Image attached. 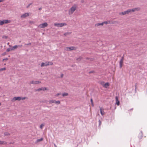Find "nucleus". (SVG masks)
<instances>
[{"mask_svg":"<svg viewBox=\"0 0 147 147\" xmlns=\"http://www.w3.org/2000/svg\"><path fill=\"white\" fill-rule=\"evenodd\" d=\"M10 20H0V25H2L4 24H7L10 22Z\"/></svg>","mask_w":147,"mask_h":147,"instance_id":"f03ea898","label":"nucleus"},{"mask_svg":"<svg viewBox=\"0 0 147 147\" xmlns=\"http://www.w3.org/2000/svg\"><path fill=\"white\" fill-rule=\"evenodd\" d=\"M129 13V9L127 10V11H124L122 12H120L119 13V14L124 15L126 14Z\"/></svg>","mask_w":147,"mask_h":147,"instance_id":"423d86ee","label":"nucleus"},{"mask_svg":"<svg viewBox=\"0 0 147 147\" xmlns=\"http://www.w3.org/2000/svg\"><path fill=\"white\" fill-rule=\"evenodd\" d=\"M90 101H91V103L92 105V106H93L94 105H93V103L92 99V98L91 99Z\"/></svg>","mask_w":147,"mask_h":147,"instance_id":"7c9ffc66","label":"nucleus"},{"mask_svg":"<svg viewBox=\"0 0 147 147\" xmlns=\"http://www.w3.org/2000/svg\"><path fill=\"white\" fill-rule=\"evenodd\" d=\"M47 25L48 24L46 22H45L40 24L39 25V26L41 28H43L47 27Z\"/></svg>","mask_w":147,"mask_h":147,"instance_id":"20e7f679","label":"nucleus"},{"mask_svg":"<svg viewBox=\"0 0 147 147\" xmlns=\"http://www.w3.org/2000/svg\"><path fill=\"white\" fill-rule=\"evenodd\" d=\"M94 72V71H91L89 72V74H91L93 73Z\"/></svg>","mask_w":147,"mask_h":147,"instance_id":"e433bc0d","label":"nucleus"},{"mask_svg":"<svg viewBox=\"0 0 147 147\" xmlns=\"http://www.w3.org/2000/svg\"><path fill=\"white\" fill-rule=\"evenodd\" d=\"M81 2L82 3H83L84 2V0H82L81 1Z\"/></svg>","mask_w":147,"mask_h":147,"instance_id":"79ce46f5","label":"nucleus"},{"mask_svg":"<svg viewBox=\"0 0 147 147\" xmlns=\"http://www.w3.org/2000/svg\"><path fill=\"white\" fill-rule=\"evenodd\" d=\"M42 9V8L41 7H40L39 8L38 10H41Z\"/></svg>","mask_w":147,"mask_h":147,"instance_id":"37998d69","label":"nucleus"},{"mask_svg":"<svg viewBox=\"0 0 147 147\" xmlns=\"http://www.w3.org/2000/svg\"><path fill=\"white\" fill-rule=\"evenodd\" d=\"M68 94L67 93L64 92L62 94V95L63 96H67L68 95Z\"/></svg>","mask_w":147,"mask_h":147,"instance_id":"a878e982","label":"nucleus"},{"mask_svg":"<svg viewBox=\"0 0 147 147\" xmlns=\"http://www.w3.org/2000/svg\"><path fill=\"white\" fill-rule=\"evenodd\" d=\"M100 113L101 115H102L103 116L104 115V114H105V112L103 111H102V110L101 108L100 107Z\"/></svg>","mask_w":147,"mask_h":147,"instance_id":"2eb2a0df","label":"nucleus"},{"mask_svg":"<svg viewBox=\"0 0 147 147\" xmlns=\"http://www.w3.org/2000/svg\"><path fill=\"white\" fill-rule=\"evenodd\" d=\"M140 9V8H135L133 9L132 10H129V12H134L136 11H139Z\"/></svg>","mask_w":147,"mask_h":147,"instance_id":"ddd939ff","label":"nucleus"},{"mask_svg":"<svg viewBox=\"0 0 147 147\" xmlns=\"http://www.w3.org/2000/svg\"><path fill=\"white\" fill-rule=\"evenodd\" d=\"M21 100V97H14L13 99L12 100H13L14 101L15 100H18L19 101Z\"/></svg>","mask_w":147,"mask_h":147,"instance_id":"6e6552de","label":"nucleus"},{"mask_svg":"<svg viewBox=\"0 0 147 147\" xmlns=\"http://www.w3.org/2000/svg\"><path fill=\"white\" fill-rule=\"evenodd\" d=\"M6 68L5 67H3L1 68H0V71L5 70Z\"/></svg>","mask_w":147,"mask_h":147,"instance_id":"bb28decb","label":"nucleus"},{"mask_svg":"<svg viewBox=\"0 0 147 147\" xmlns=\"http://www.w3.org/2000/svg\"><path fill=\"white\" fill-rule=\"evenodd\" d=\"M55 100H52L49 101V103L50 104L55 103Z\"/></svg>","mask_w":147,"mask_h":147,"instance_id":"4be33fe9","label":"nucleus"},{"mask_svg":"<svg viewBox=\"0 0 147 147\" xmlns=\"http://www.w3.org/2000/svg\"><path fill=\"white\" fill-rule=\"evenodd\" d=\"M61 93H57L56 95L55 96H57L59 95H61Z\"/></svg>","mask_w":147,"mask_h":147,"instance_id":"c85d7f7f","label":"nucleus"},{"mask_svg":"<svg viewBox=\"0 0 147 147\" xmlns=\"http://www.w3.org/2000/svg\"><path fill=\"white\" fill-rule=\"evenodd\" d=\"M47 61L45 63L42 62V63L41 66L42 67L47 66Z\"/></svg>","mask_w":147,"mask_h":147,"instance_id":"4468645a","label":"nucleus"},{"mask_svg":"<svg viewBox=\"0 0 147 147\" xmlns=\"http://www.w3.org/2000/svg\"><path fill=\"white\" fill-rule=\"evenodd\" d=\"M31 45V43H28L26 44V45Z\"/></svg>","mask_w":147,"mask_h":147,"instance_id":"ea45409f","label":"nucleus"},{"mask_svg":"<svg viewBox=\"0 0 147 147\" xmlns=\"http://www.w3.org/2000/svg\"><path fill=\"white\" fill-rule=\"evenodd\" d=\"M3 0H0V2L3 1Z\"/></svg>","mask_w":147,"mask_h":147,"instance_id":"c03bdc74","label":"nucleus"},{"mask_svg":"<svg viewBox=\"0 0 147 147\" xmlns=\"http://www.w3.org/2000/svg\"><path fill=\"white\" fill-rule=\"evenodd\" d=\"M26 97H21V100H23L24 99H25L26 98Z\"/></svg>","mask_w":147,"mask_h":147,"instance_id":"72a5a7b5","label":"nucleus"},{"mask_svg":"<svg viewBox=\"0 0 147 147\" xmlns=\"http://www.w3.org/2000/svg\"><path fill=\"white\" fill-rule=\"evenodd\" d=\"M18 47V46L17 45H16L13 47L11 48V50H13L15 49H16Z\"/></svg>","mask_w":147,"mask_h":147,"instance_id":"a211bd4d","label":"nucleus"},{"mask_svg":"<svg viewBox=\"0 0 147 147\" xmlns=\"http://www.w3.org/2000/svg\"><path fill=\"white\" fill-rule=\"evenodd\" d=\"M123 57L121 59L119 62L120 67V68H121L122 67V64L123 62Z\"/></svg>","mask_w":147,"mask_h":147,"instance_id":"f8f14e48","label":"nucleus"},{"mask_svg":"<svg viewBox=\"0 0 147 147\" xmlns=\"http://www.w3.org/2000/svg\"><path fill=\"white\" fill-rule=\"evenodd\" d=\"M29 16V14L28 13H25L22 15L21 16V18H25L27 16Z\"/></svg>","mask_w":147,"mask_h":147,"instance_id":"1a4fd4ad","label":"nucleus"},{"mask_svg":"<svg viewBox=\"0 0 147 147\" xmlns=\"http://www.w3.org/2000/svg\"><path fill=\"white\" fill-rule=\"evenodd\" d=\"M55 103L57 105H59L60 104V101L59 100L55 101Z\"/></svg>","mask_w":147,"mask_h":147,"instance_id":"cd10ccee","label":"nucleus"},{"mask_svg":"<svg viewBox=\"0 0 147 147\" xmlns=\"http://www.w3.org/2000/svg\"><path fill=\"white\" fill-rule=\"evenodd\" d=\"M46 88L45 87H42L41 88H39L35 90L36 91H39L40 90L45 91L46 90Z\"/></svg>","mask_w":147,"mask_h":147,"instance_id":"9d476101","label":"nucleus"},{"mask_svg":"<svg viewBox=\"0 0 147 147\" xmlns=\"http://www.w3.org/2000/svg\"><path fill=\"white\" fill-rule=\"evenodd\" d=\"M54 25L55 26L59 27L60 23H55Z\"/></svg>","mask_w":147,"mask_h":147,"instance_id":"b1692460","label":"nucleus"},{"mask_svg":"<svg viewBox=\"0 0 147 147\" xmlns=\"http://www.w3.org/2000/svg\"><path fill=\"white\" fill-rule=\"evenodd\" d=\"M9 44V42H8L7 43V45H8Z\"/></svg>","mask_w":147,"mask_h":147,"instance_id":"49530a36","label":"nucleus"},{"mask_svg":"<svg viewBox=\"0 0 147 147\" xmlns=\"http://www.w3.org/2000/svg\"><path fill=\"white\" fill-rule=\"evenodd\" d=\"M77 7V5L76 4L74 5L71 7L69 11V14H72L76 10Z\"/></svg>","mask_w":147,"mask_h":147,"instance_id":"f257e3e1","label":"nucleus"},{"mask_svg":"<svg viewBox=\"0 0 147 147\" xmlns=\"http://www.w3.org/2000/svg\"><path fill=\"white\" fill-rule=\"evenodd\" d=\"M32 4V3H30L29 4L27 5V8H28V7H30V5H31Z\"/></svg>","mask_w":147,"mask_h":147,"instance_id":"f704fd0d","label":"nucleus"},{"mask_svg":"<svg viewBox=\"0 0 147 147\" xmlns=\"http://www.w3.org/2000/svg\"><path fill=\"white\" fill-rule=\"evenodd\" d=\"M103 23L104 24H110V21H106L103 22Z\"/></svg>","mask_w":147,"mask_h":147,"instance_id":"5701e85b","label":"nucleus"},{"mask_svg":"<svg viewBox=\"0 0 147 147\" xmlns=\"http://www.w3.org/2000/svg\"><path fill=\"white\" fill-rule=\"evenodd\" d=\"M116 103L115 104L117 105L118 106L120 104V102L118 100L117 96H115Z\"/></svg>","mask_w":147,"mask_h":147,"instance_id":"9b49d317","label":"nucleus"},{"mask_svg":"<svg viewBox=\"0 0 147 147\" xmlns=\"http://www.w3.org/2000/svg\"><path fill=\"white\" fill-rule=\"evenodd\" d=\"M63 76V74H61V78H62Z\"/></svg>","mask_w":147,"mask_h":147,"instance_id":"a19ab883","label":"nucleus"},{"mask_svg":"<svg viewBox=\"0 0 147 147\" xmlns=\"http://www.w3.org/2000/svg\"><path fill=\"white\" fill-rule=\"evenodd\" d=\"M47 65H52L53 64V63L51 61H47Z\"/></svg>","mask_w":147,"mask_h":147,"instance_id":"f3484780","label":"nucleus"},{"mask_svg":"<svg viewBox=\"0 0 147 147\" xmlns=\"http://www.w3.org/2000/svg\"><path fill=\"white\" fill-rule=\"evenodd\" d=\"M71 32H67L64 34V35L66 36L70 34H71Z\"/></svg>","mask_w":147,"mask_h":147,"instance_id":"393cba45","label":"nucleus"},{"mask_svg":"<svg viewBox=\"0 0 147 147\" xmlns=\"http://www.w3.org/2000/svg\"><path fill=\"white\" fill-rule=\"evenodd\" d=\"M66 25H67L65 23H60L59 27H62V26H64Z\"/></svg>","mask_w":147,"mask_h":147,"instance_id":"aec40b11","label":"nucleus"},{"mask_svg":"<svg viewBox=\"0 0 147 147\" xmlns=\"http://www.w3.org/2000/svg\"><path fill=\"white\" fill-rule=\"evenodd\" d=\"M43 140V138H41L40 139H37L36 142V143H37L38 142L42 141Z\"/></svg>","mask_w":147,"mask_h":147,"instance_id":"6ab92c4d","label":"nucleus"},{"mask_svg":"<svg viewBox=\"0 0 147 147\" xmlns=\"http://www.w3.org/2000/svg\"><path fill=\"white\" fill-rule=\"evenodd\" d=\"M10 50H11V49H10L9 48H8L7 49L6 51L7 52H8Z\"/></svg>","mask_w":147,"mask_h":147,"instance_id":"2f4dec72","label":"nucleus"},{"mask_svg":"<svg viewBox=\"0 0 147 147\" xmlns=\"http://www.w3.org/2000/svg\"><path fill=\"white\" fill-rule=\"evenodd\" d=\"M54 146L55 147H57L55 144H54Z\"/></svg>","mask_w":147,"mask_h":147,"instance_id":"a18cd8bd","label":"nucleus"},{"mask_svg":"<svg viewBox=\"0 0 147 147\" xmlns=\"http://www.w3.org/2000/svg\"><path fill=\"white\" fill-rule=\"evenodd\" d=\"M8 59L7 58H4L3 59V60H7Z\"/></svg>","mask_w":147,"mask_h":147,"instance_id":"58836bf2","label":"nucleus"},{"mask_svg":"<svg viewBox=\"0 0 147 147\" xmlns=\"http://www.w3.org/2000/svg\"><path fill=\"white\" fill-rule=\"evenodd\" d=\"M43 125L42 124H41L40 126V128L41 129H42V127Z\"/></svg>","mask_w":147,"mask_h":147,"instance_id":"c9c22d12","label":"nucleus"},{"mask_svg":"<svg viewBox=\"0 0 147 147\" xmlns=\"http://www.w3.org/2000/svg\"><path fill=\"white\" fill-rule=\"evenodd\" d=\"M40 83V82L38 81L32 80L30 82V84H37Z\"/></svg>","mask_w":147,"mask_h":147,"instance_id":"39448f33","label":"nucleus"},{"mask_svg":"<svg viewBox=\"0 0 147 147\" xmlns=\"http://www.w3.org/2000/svg\"><path fill=\"white\" fill-rule=\"evenodd\" d=\"M74 47H66L65 50L66 51H71L74 49Z\"/></svg>","mask_w":147,"mask_h":147,"instance_id":"0eeeda50","label":"nucleus"},{"mask_svg":"<svg viewBox=\"0 0 147 147\" xmlns=\"http://www.w3.org/2000/svg\"><path fill=\"white\" fill-rule=\"evenodd\" d=\"M100 84L103 87L106 88H107L109 85V83L108 82L105 83L104 82H101Z\"/></svg>","mask_w":147,"mask_h":147,"instance_id":"7ed1b4c3","label":"nucleus"},{"mask_svg":"<svg viewBox=\"0 0 147 147\" xmlns=\"http://www.w3.org/2000/svg\"><path fill=\"white\" fill-rule=\"evenodd\" d=\"M22 45H17L18 47H19L20 48H21L22 47Z\"/></svg>","mask_w":147,"mask_h":147,"instance_id":"4c0bfd02","label":"nucleus"},{"mask_svg":"<svg viewBox=\"0 0 147 147\" xmlns=\"http://www.w3.org/2000/svg\"><path fill=\"white\" fill-rule=\"evenodd\" d=\"M7 142L3 141H0V144H6Z\"/></svg>","mask_w":147,"mask_h":147,"instance_id":"dca6fc26","label":"nucleus"},{"mask_svg":"<svg viewBox=\"0 0 147 147\" xmlns=\"http://www.w3.org/2000/svg\"><path fill=\"white\" fill-rule=\"evenodd\" d=\"M1 105V103L0 102V106Z\"/></svg>","mask_w":147,"mask_h":147,"instance_id":"de8ad7c7","label":"nucleus"},{"mask_svg":"<svg viewBox=\"0 0 147 147\" xmlns=\"http://www.w3.org/2000/svg\"><path fill=\"white\" fill-rule=\"evenodd\" d=\"M104 24L103 23V22L101 23H98V24H96V25L97 26H100V25L102 26Z\"/></svg>","mask_w":147,"mask_h":147,"instance_id":"412c9836","label":"nucleus"},{"mask_svg":"<svg viewBox=\"0 0 147 147\" xmlns=\"http://www.w3.org/2000/svg\"><path fill=\"white\" fill-rule=\"evenodd\" d=\"M99 125L100 126L101 124V122L100 120H98Z\"/></svg>","mask_w":147,"mask_h":147,"instance_id":"473e14b6","label":"nucleus"},{"mask_svg":"<svg viewBox=\"0 0 147 147\" xmlns=\"http://www.w3.org/2000/svg\"><path fill=\"white\" fill-rule=\"evenodd\" d=\"M8 37L5 35H4L2 36V38H3L7 39V38Z\"/></svg>","mask_w":147,"mask_h":147,"instance_id":"c756f323","label":"nucleus"}]
</instances>
